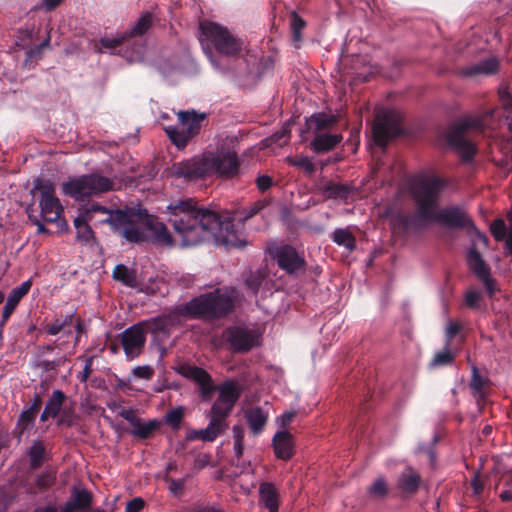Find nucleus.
<instances>
[{"label":"nucleus","mask_w":512,"mask_h":512,"mask_svg":"<svg viewBox=\"0 0 512 512\" xmlns=\"http://www.w3.org/2000/svg\"><path fill=\"white\" fill-rule=\"evenodd\" d=\"M91 494L85 489H73L69 498V501L79 511L88 508L91 504Z\"/></svg>","instance_id":"obj_29"},{"label":"nucleus","mask_w":512,"mask_h":512,"mask_svg":"<svg viewBox=\"0 0 512 512\" xmlns=\"http://www.w3.org/2000/svg\"><path fill=\"white\" fill-rule=\"evenodd\" d=\"M278 265L288 273H295L303 269L304 260L296 250L290 246H283L276 253Z\"/></svg>","instance_id":"obj_18"},{"label":"nucleus","mask_w":512,"mask_h":512,"mask_svg":"<svg viewBox=\"0 0 512 512\" xmlns=\"http://www.w3.org/2000/svg\"><path fill=\"white\" fill-rule=\"evenodd\" d=\"M31 286V280L24 281L21 285L11 290L6 301L17 307L20 300L29 292Z\"/></svg>","instance_id":"obj_35"},{"label":"nucleus","mask_w":512,"mask_h":512,"mask_svg":"<svg viewBox=\"0 0 512 512\" xmlns=\"http://www.w3.org/2000/svg\"><path fill=\"white\" fill-rule=\"evenodd\" d=\"M234 442H243V429L240 426L233 427Z\"/></svg>","instance_id":"obj_63"},{"label":"nucleus","mask_w":512,"mask_h":512,"mask_svg":"<svg viewBox=\"0 0 512 512\" xmlns=\"http://www.w3.org/2000/svg\"><path fill=\"white\" fill-rule=\"evenodd\" d=\"M113 277L129 287H136L137 279L134 271L124 265H117L113 271Z\"/></svg>","instance_id":"obj_30"},{"label":"nucleus","mask_w":512,"mask_h":512,"mask_svg":"<svg viewBox=\"0 0 512 512\" xmlns=\"http://www.w3.org/2000/svg\"><path fill=\"white\" fill-rule=\"evenodd\" d=\"M55 481V475L52 472H46L37 478V484L40 487H48Z\"/></svg>","instance_id":"obj_49"},{"label":"nucleus","mask_w":512,"mask_h":512,"mask_svg":"<svg viewBox=\"0 0 512 512\" xmlns=\"http://www.w3.org/2000/svg\"><path fill=\"white\" fill-rule=\"evenodd\" d=\"M508 222H509V235L507 239V248L512 254V210L508 213Z\"/></svg>","instance_id":"obj_61"},{"label":"nucleus","mask_w":512,"mask_h":512,"mask_svg":"<svg viewBox=\"0 0 512 512\" xmlns=\"http://www.w3.org/2000/svg\"><path fill=\"white\" fill-rule=\"evenodd\" d=\"M97 212L104 214L106 213L103 209L98 207L80 209L79 215L74 220V226L78 240L85 243H90L93 240V231L89 223L94 225L103 224L105 221H112L116 223V221L119 219V215L117 216V214L114 216L115 218L111 216H105L101 219H95L94 214Z\"/></svg>","instance_id":"obj_15"},{"label":"nucleus","mask_w":512,"mask_h":512,"mask_svg":"<svg viewBox=\"0 0 512 512\" xmlns=\"http://www.w3.org/2000/svg\"><path fill=\"white\" fill-rule=\"evenodd\" d=\"M272 185V179L267 175H262L257 178V187L261 191H265Z\"/></svg>","instance_id":"obj_54"},{"label":"nucleus","mask_w":512,"mask_h":512,"mask_svg":"<svg viewBox=\"0 0 512 512\" xmlns=\"http://www.w3.org/2000/svg\"><path fill=\"white\" fill-rule=\"evenodd\" d=\"M134 426L132 433L141 438H146L155 430L157 425L155 422L140 423L137 421Z\"/></svg>","instance_id":"obj_41"},{"label":"nucleus","mask_w":512,"mask_h":512,"mask_svg":"<svg viewBox=\"0 0 512 512\" xmlns=\"http://www.w3.org/2000/svg\"><path fill=\"white\" fill-rule=\"evenodd\" d=\"M65 399V395L60 390H55L49 401L47 402L45 409L47 410V413H50L51 417H56L63 405V401Z\"/></svg>","instance_id":"obj_34"},{"label":"nucleus","mask_w":512,"mask_h":512,"mask_svg":"<svg viewBox=\"0 0 512 512\" xmlns=\"http://www.w3.org/2000/svg\"><path fill=\"white\" fill-rule=\"evenodd\" d=\"M264 202H257L245 213H237L233 219L221 220L209 209L198 206L193 199L178 200L167 206L169 222L175 233V244L194 246L213 238L216 244L226 247H242L246 244L243 233L233 221L243 222L260 212Z\"/></svg>","instance_id":"obj_1"},{"label":"nucleus","mask_w":512,"mask_h":512,"mask_svg":"<svg viewBox=\"0 0 512 512\" xmlns=\"http://www.w3.org/2000/svg\"><path fill=\"white\" fill-rule=\"evenodd\" d=\"M260 504L269 510V512H278L279 493L277 488L269 482H264L259 487Z\"/></svg>","instance_id":"obj_21"},{"label":"nucleus","mask_w":512,"mask_h":512,"mask_svg":"<svg viewBox=\"0 0 512 512\" xmlns=\"http://www.w3.org/2000/svg\"><path fill=\"white\" fill-rule=\"evenodd\" d=\"M159 74L169 83H177L186 75V66H158Z\"/></svg>","instance_id":"obj_28"},{"label":"nucleus","mask_w":512,"mask_h":512,"mask_svg":"<svg viewBox=\"0 0 512 512\" xmlns=\"http://www.w3.org/2000/svg\"><path fill=\"white\" fill-rule=\"evenodd\" d=\"M471 485L473 487V491H474L475 494H479L482 491V484H481L480 480L477 477H475L472 480Z\"/></svg>","instance_id":"obj_64"},{"label":"nucleus","mask_w":512,"mask_h":512,"mask_svg":"<svg viewBox=\"0 0 512 512\" xmlns=\"http://www.w3.org/2000/svg\"><path fill=\"white\" fill-rule=\"evenodd\" d=\"M460 330V325L455 322H451L448 324L446 328L447 337L451 338L453 337L458 331Z\"/></svg>","instance_id":"obj_60"},{"label":"nucleus","mask_w":512,"mask_h":512,"mask_svg":"<svg viewBox=\"0 0 512 512\" xmlns=\"http://www.w3.org/2000/svg\"><path fill=\"white\" fill-rule=\"evenodd\" d=\"M420 483L419 474L412 469L407 467L400 475L398 479V487L403 492L413 493L418 489Z\"/></svg>","instance_id":"obj_24"},{"label":"nucleus","mask_w":512,"mask_h":512,"mask_svg":"<svg viewBox=\"0 0 512 512\" xmlns=\"http://www.w3.org/2000/svg\"><path fill=\"white\" fill-rule=\"evenodd\" d=\"M186 439L188 441H194V440H202L203 441V433L202 429L196 430L191 429L187 432Z\"/></svg>","instance_id":"obj_58"},{"label":"nucleus","mask_w":512,"mask_h":512,"mask_svg":"<svg viewBox=\"0 0 512 512\" xmlns=\"http://www.w3.org/2000/svg\"><path fill=\"white\" fill-rule=\"evenodd\" d=\"M273 447L277 458L289 460L294 448L291 434L286 430L278 431L273 437Z\"/></svg>","instance_id":"obj_20"},{"label":"nucleus","mask_w":512,"mask_h":512,"mask_svg":"<svg viewBox=\"0 0 512 512\" xmlns=\"http://www.w3.org/2000/svg\"><path fill=\"white\" fill-rule=\"evenodd\" d=\"M128 40V34L118 32L115 35L104 36L97 45V49L101 53H115L120 46Z\"/></svg>","instance_id":"obj_22"},{"label":"nucleus","mask_w":512,"mask_h":512,"mask_svg":"<svg viewBox=\"0 0 512 512\" xmlns=\"http://www.w3.org/2000/svg\"><path fill=\"white\" fill-rule=\"evenodd\" d=\"M238 70L237 73L241 74L243 77L238 79L237 82L241 84L242 86H251L256 82V68L258 66H237Z\"/></svg>","instance_id":"obj_37"},{"label":"nucleus","mask_w":512,"mask_h":512,"mask_svg":"<svg viewBox=\"0 0 512 512\" xmlns=\"http://www.w3.org/2000/svg\"><path fill=\"white\" fill-rule=\"evenodd\" d=\"M341 140L340 134L320 133L313 139L312 146L316 152H325L333 149Z\"/></svg>","instance_id":"obj_25"},{"label":"nucleus","mask_w":512,"mask_h":512,"mask_svg":"<svg viewBox=\"0 0 512 512\" xmlns=\"http://www.w3.org/2000/svg\"><path fill=\"white\" fill-rule=\"evenodd\" d=\"M323 194L326 198L345 199L349 194L348 187L329 182L324 186Z\"/></svg>","instance_id":"obj_31"},{"label":"nucleus","mask_w":512,"mask_h":512,"mask_svg":"<svg viewBox=\"0 0 512 512\" xmlns=\"http://www.w3.org/2000/svg\"><path fill=\"white\" fill-rule=\"evenodd\" d=\"M497 72V66H467L461 73L467 76L492 75Z\"/></svg>","instance_id":"obj_39"},{"label":"nucleus","mask_w":512,"mask_h":512,"mask_svg":"<svg viewBox=\"0 0 512 512\" xmlns=\"http://www.w3.org/2000/svg\"><path fill=\"white\" fill-rule=\"evenodd\" d=\"M146 330L142 322L127 328L122 334V346L128 359L137 358L144 348L146 342Z\"/></svg>","instance_id":"obj_16"},{"label":"nucleus","mask_w":512,"mask_h":512,"mask_svg":"<svg viewBox=\"0 0 512 512\" xmlns=\"http://www.w3.org/2000/svg\"><path fill=\"white\" fill-rule=\"evenodd\" d=\"M152 17L150 14L142 15L130 31H127L128 38L143 35L151 26Z\"/></svg>","instance_id":"obj_36"},{"label":"nucleus","mask_w":512,"mask_h":512,"mask_svg":"<svg viewBox=\"0 0 512 512\" xmlns=\"http://www.w3.org/2000/svg\"><path fill=\"white\" fill-rule=\"evenodd\" d=\"M115 189L114 182L98 173L71 178L62 184L65 195L81 200Z\"/></svg>","instance_id":"obj_9"},{"label":"nucleus","mask_w":512,"mask_h":512,"mask_svg":"<svg viewBox=\"0 0 512 512\" xmlns=\"http://www.w3.org/2000/svg\"><path fill=\"white\" fill-rule=\"evenodd\" d=\"M453 360V355L450 351L444 350L437 353L431 362V366H443L449 364Z\"/></svg>","instance_id":"obj_46"},{"label":"nucleus","mask_w":512,"mask_h":512,"mask_svg":"<svg viewBox=\"0 0 512 512\" xmlns=\"http://www.w3.org/2000/svg\"><path fill=\"white\" fill-rule=\"evenodd\" d=\"M39 193V207L41 218L46 222H58L64 208L55 194V184L44 178L34 180L31 194Z\"/></svg>","instance_id":"obj_11"},{"label":"nucleus","mask_w":512,"mask_h":512,"mask_svg":"<svg viewBox=\"0 0 512 512\" xmlns=\"http://www.w3.org/2000/svg\"><path fill=\"white\" fill-rule=\"evenodd\" d=\"M245 417L254 434H259L267 421V415L260 408L248 409L245 413Z\"/></svg>","instance_id":"obj_27"},{"label":"nucleus","mask_w":512,"mask_h":512,"mask_svg":"<svg viewBox=\"0 0 512 512\" xmlns=\"http://www.w3.org/2000/svg\"><path fill=\"white\" fill-rule=\"evenodd\" d=\"M98 207L106 213L97 212L94 214L95 219H101L105 216L119 215L116 223L105 221L111 225L114 232L124 237L129 242L151 241L162 246H171L175 243V235L171 236L166 226L153 218H143L141 215L132 211L109 210L96 203H91L82 208Z\"/></svg>","instance_id":"obj_3"},{"label":"nucleus","mask_w":512,"mask_h":512,"mask_svg":"<svg viewBox=\"0 0 512 512\" xmlns=\"http://www.w3.org/2000/svg\"><path fill=\"white\" fill-rule=\"evenodd\" d=\"M180 314L172 313L142 321L146 332L151 333L155 340L162 341L170 334L172 326L179 320Z\"/></svg>","instance_id":"obj_17"},{"label":"nucleus","mask_w":512,"mask_h":512,"mask_svg":"<svg viewBox=\"0 0 512 512\" xmlns=\"http://www.w3.org/2000/svg\"><path fill=\"white\" fill-rule=\"evenodd\" d=\"M333 241L349 251L355 248V238L347 229H336L333 232Z\"/></svg>","instance_id":"obj_32"},{"label":"nucleus","mask_w":512,"mask_h":512,"mask_svg":"<svg viewBox=\"0 0 512 512\" xmlns=\"http://www.w3.org/2000/svg\"><path fill=\"white\" fill-rule=\"evenodd\" d=\"M40 30L36 31L35 27L27 28L19 32L16 44L27 50V54L34 52V49L40 50L48 44L49 38L46 36L38 37Z\"/></svg>","instance_id":"obj_19"},{"label":"nucleus","mask_w":512,"mask_h":512,"mask_svg":"<svg viewBox=\"0 0 512 512\" xmlns=\"http://www.w3.org/2000/svg\"><path fill=\"white\" fill-rule=\"evenodd\" d=\"M209 418V424L205 429H202L204 442L214 441L227 428L225 419L211 413H209Z\"/></svg>","instance_id":"obj_23"},{"label":"nucleus","mask_w":512,"mask_h":512,"mask_svg":"<svg viewBox=\"0 0 512 512\" xmlns=\"http://www.w3.org/2000/svg\"><path fill=\"white\" fill-rule=\"evenodd\" d=\"M388 484L383 477L376 478L368 488V495L372 499H382L388 493Z\"/></svg>","instance_id":"obj_33"},{"label":"nucleus","mask_w":512,"mask_h":512,"mask_svg":"<svg viewBox=\"0 0 512 512\" xmlns=\"http://www.w3.org/2000/svg\"><path fill=\"white\" fill-rule=\"evenodd\" d=\"M15 308H16V306H14L6 301L5 306L3 308L2 320L0 322V326H3L5 324V322L11 316V314L13 313Z\"/></svg>","instance_id":"obj_56"},{"label":"nucleus","mask_w":512,"mask_h":512,"mask_svg":"<svg viewBox=\"0 0 512 512\" xmlns=\"http://www.w3.org/2000/svg\"><path fill=\"white\" fill-rule=\"evenodd\" d=\"M498 120V109H491L481 117L466 116L449 130L447 141L464 159L469 160L476 152L474 143L468 137L469 133L485 128L494 129L498 125Z\"/></svg>","instance_id":"obj_6"},{"label":"nucleus","mask_w":512,"mask_h":512,"mask_svg":"<svg viewBox=\"0 0 512 512\" xmlns=\"http://www.w3.org/2000/svg\"><path fill=\"white\" fill-rule=\"evenodd\" d=\"M179 125L167 126L165 132L171 142L179 149L184 148L187 143L199 134L201 124L206 119L205 113L192 111L178 112Z\"/></svg>","instance_id":"obj_10"},{"label":"nucleus","mask_w":512,"mask_h":512,"mask_svg":"<svg viewBox=\"0 0 512 512\" xmlns=\"http://www.w3.org/2000/svg\"><path fill=\"white\" fill-rule=\"evenodd\" d=\"M487 237L481 232L475 230L473 235V247L467 254V263L469 268L477 275L483 282L487 292L492 295L496 291L494 280L490 276L489 268L481 258L480 254L476 251L475 247L482 244L487 245Z\"/></svg>","instance_id":"obj_13"},{"label":"nucleus","mask_w":512,"mask_h":512,"mask_svg":"<svg viewBox=\"0 0 512 512\" xmlns=\"http://www.w3.org/2000/svg\"><path fill=\"white\" fill-rule=\"evenodd\" d=\"M294 416L295 412L286 411L277 419V423L280 427L284 428L293 420Z\"/></svg>","instance_id":"obj_53"},{"label":"nucleus","mask_w":512,"mask_h":512,"mask_svg":"<svg viewBox=\"0 0 512 512\" xmlns=\"http://www.w3.org/2000/svg\"><path fill=\"white\" fill-rule=\"evenodd\" d=\"M178 371L199 385L203 400H210L214 391H217L218 397L212 405L210 413L223 419L229 416L241 394V388L236 381L229 380L215 387L210 375L202 368L182 365Z\"/></svg>","instance_id":"obj_5"},{"label":"nucleus","mask_w":512,"mask_h":512,"mask_svg":"<svg viewBox=\"0 0 512 512\" xmlns=\"http://www.w3.org/2000/svg\"><path fill=\"white\" fill-rule=\"evenodd\" d=\"M306 26L305 21L300 18L295 12L291 15V30L302 31Z\"/></svg>","instance_id":"obj_52"},{"label":"nucleus","mask_w":512,"mask_h":512,"mask_svg":"<svg viewBox=\"0 0 512 512\" xmlns=\"http://www.w3.org/2000/svg\"><path fill=\"white\" fill-rule=\"evenodd\" d=\"M144 507V501L141 498H134L127 503L126 512H139Z\"/></svg>","instance_id":"obj_51"},{"label":"nucleus","mask_w":512,"mask_h":512,"mask_svg":"<svg viewBox=\"0 0 512 512\" xmlns=\"http://www.w3.org/2000/svg\"><path fill=\"white\" fill-rule=\"evenodd\" d=\"M479 299H480V292L477 290H469L466 293L465 301H466V304L470 307H473V308L476 307Z\"/></svg>","instance_id":"obj_50"},{"label":"nucleus","mask_w":512,"mask_h":512,"mask_svg":"<svg viewBox=\"0 0 512 512\" xmlns=\"http://www.w3.org/2000/svg\"><path fill=\"white\" fill-rule=\"evenodd\" d=\"M260 332L254 327L234 326L223 332V339L234 352H247L260 344Z\"/></svg>","instance_id":"obj_14"},{"label":"nucleus","mask_w":512,"mask_h":512,"mask_svg":"<svg viewBox=\"0 0 512 512\" xmlns=\"http://www.w3.org/2000/svg\"><path fill=\"white\" fill-rule=\"evenodd\" d=\"M39 406V401L36 400L35 403L30 406L28 409L24 410L19 416V422L23 425L22 429H25L26 426L35 418L36 411Z\"/></svg>","instance_id":"obj_42"},{"label":"nucleus","mask_w":512,"mask_h":512,"mask_svg":"<svg viewBox=\"0 0 512 512\" xmlns=\"http://www.w3.org/2000/svg\"><path fill=\"white\" fill-rule=\"evenodd\" d=\"M45 448L42 443L35 442L29 451L31 466L36 468L41 465L44 459Z\"/></svg>","instance_id":"obj_38"},{"label":"nucleus","mask_w":512,"mask_h":512,"mask_svg":"<svg viewBox=\"0 0 512 512\" xmlns=\"http://www.w3.org/2000/svg\"><path fill=\"white\" fill-rule=\"evenodd\" d=\"M120 415L127 421H129L130 423H132L133 425L138 421L135 417V414L133 412V410L131 409H123L120 413Z\"/></svg>","instance_id":"obj_59"},{"label":"nucleus","mask_w":512,"mask_h":512,"mask_svg":"<svg viewBox=\"0 0 512 512\" xmlns=\"http://www.w3.org/2000/svg\"><path fill=\"white\" fill-rule=\"evenodd\" d=\"M337 122V117L327 113L313 114L307 120V126L310 130L322 131L333 127Z\"/></svg>","instance_id":"obj_26"},{"label":"nucleus","mask_w":512,"mask_h":512,"mask_svg":"<svg viewBox=\"0 0 512 512\" xmlns=\"http://www.w3.org/2000/svg\"><path fill=\"white\" fill-rule=\"evenodd\" d=\"M491 232L496 240L508 239L509 231L507 232L506 224L502 219H496L490 226Z\"/></svg>","instance_id":"obj_40"},{"label":"nucleus","mask_w":512,"mask_h":512,"mask_svg":"<svg viewBox=\"0 0 512 512\" xmlns=\"http://www.w3.org/2000/svg\"><path fill=\"white\" fill-rule=\"evenodd\" d=\"M401 117L395 110L379 109L372 128L375 143L384 146L388 140L401 132Z\"/></svg>","instance_id":"obj_12"},{"label":"nucleus","mask_w":512,"mask_h":512,"mask_svg":"<svg viewBox=\"0 0 512 512\" xmlns=\"http://www.w3.org/2000/svg\"><path fill=\"white\" fill-rule=\"evenodd\" d=\"M232 298L219 289L200 295L189 301L184 308L185 314L195 318L217 317L232 308Z\"/></svg>","instance_id":"obj_8"},{"label":"nucleus","mask_w":512,"mask_h":512,"mask_svg":"<svg viewBox=\"0 0 512 512\" xmlns=\"http://www.w3.org/2000/svg\"><path fill=\"white\" fill-rule=\"evenodd\" d=\"M472 372L473 374L470 387L474 390L476 394H479L481 396L483 389L486 385V381L480 377L476 367L472 368Z\"/></svg>","instance_id":"obj_44"},{"label":"nucleus","mask_w":512,"mask_h":512,"mask_svg":"<svg viewBox=\"0 0 512 512\" xmlns=\"http://www.w3.org/2000/svg\"><path fill=\"white\" fill-rule=\"evenodd\" d=\"M15 308H16V306H14L6 301L5 306L3 308L2 320L0 322V326H3L5 324V322L11 316V314L13 313Z\"/></svg>","instance_id":"obj_55"},{"label":"nucleus","mask_w":512,"mask_h":512,"mask_svg":"<svg viewBox=\"0 0 512 512\" xmlns=\"http://www.w3.org/2000/svg\"><path fill=\"white\" fill-rule=\"evenodd\" d=\"M444 181L431 172H422L409 182L411 195L417 205V217L425 223L440 222L449 226L469 227L472 222L460 207L438 210L437 201Z\"/></svg>","instance_id":"obj_2"},{"label":"nucleus","mask_w":512,"mask_h":512,"mask_svg":"<svg viewBox=\"0 0 512 512\" xmlns=\"http://www.w3.org/2000/svg\"><path fill=\"white\" fill-rule=\"evenodd\" d=\"M184 487V479L181 480H171L169 482V489L173 494H178L183 490Z\"/></svg>","instance_id":"obj_57"},{"label":"nucleus","mask_w":512,"mask_h":512,"mask_svg":"<svg viewBox=\"0 0 512 512\" xmlns=\"http://www.w3.org/2000/svg\"><path fill=\"white\" fill-rule=\"evenodd\" d=\"M237 154L231 150L207 151L191 159L174 163L170 174L177 178L193 180L211 175L233 177L238 173Z\"/></svg>","instance_id":"obj_4"},{"label":"nucleus","mask_w":512,"mask_h":512,"mask_svg":"<svg viewBox=\"0 0 512 512\" xmlns=\"http://www.w3.org/2000/svg\"><path fill=\"white\" fill-rule=\"evenodd\" d=\"M291 164L303 169L305 172L311 174L314 172L315 166L308 157H299L295 160H290Z\"/></svg>","instance_id":"obj_48"},{"label":"nucleus","mask_w":512,"mask_h":512,"mask_svg":"<svg viewBox=\"0 0 512 512\" xmlns=\"http://www.w3.org/2000/svg\"><path fill=\"white\" fill-rule=\"evenodd\" d=\"M72 320V317L69 316V317H66L64 320L62 319H56L54 322H52L51 324H48L46 326V330L47 332L50 334V335H56L58 334L59 332H61L65 325L67 324L68 321L71 322Z\"/></svg>","instance_id":"obj_47"},{"label":"nucleus","mask_w":512,"mask_h":512,"mask_svg":"<svg viewBox=\"0 0 512 512\" xmlns=\"http://www.w3.org/2000/svg\"><path fill=\"white\" fill-rule=\"evenodd\" d=\"M63 0H43L42 5L47 10L50 11L57 7Z\"/></svg>","instance_id":"obj_62"},{"label":"nucleus","mask_w":512,"mask_h":512,"mask_svg":"<svg viewBox=\"0 0 512 512\" xmlns=\"http://www.w3.org/2000/svg\"><path fill=\"white\" fill-rule=\"evenodd\" d=\"M183 415L184 412L182 407L172 409L166 414V422L173 428L177 429L180 426Z\"/></svg>","instance_id":"obj_43"},{"label":"nucleus","mask_w":512,"mask_h":512,"mask_svg":"<svg viewBox=\"0 0 512 512\" xmlns=\"http://www.w3.org/2000/svg\"><path fill=\"white\" fill-rule=\"evenodd\" d=\"M199 41L203 49L212 45L217 52L235 55L242 50L243 41L233 35L227 27L207 19L199 22Z\"/></svg>","instance_id":"obj_7"},{"label":"nucleus","mask_w":512,"mask_h":512,"mask_svg":"<svg viewBox=\"0 0 512 512\" xmlns=\"http://www.w3.org/2000/svg\"><path fill=\"white\" fill-rule=\"evenodd\" d=\"M132 374L136 378L150 380L154 374V370L149 365L136 366L132 369Z\"/></svg>","instance_id":"obj_45"}]
</instances>
